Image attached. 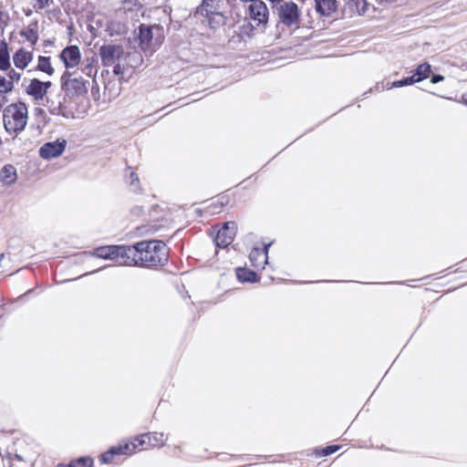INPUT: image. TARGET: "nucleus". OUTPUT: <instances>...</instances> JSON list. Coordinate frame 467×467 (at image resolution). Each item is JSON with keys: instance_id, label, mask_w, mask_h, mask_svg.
<instances>
[{"instance_id": "4c0bfd02", "label": "nucleus", "mask_w": 467, "mask_h": 467, "mask_svg": "<svg viewBox=\"0 0 467 467\" xmlns=\"http://www.w3.org/2000/svg\"><path fill=\"white\" fill-rule=\"evenodd\" d=\"M443 79H444L443 76L439 75V74H435V75L432 76L431 81V83L435 84V83L442 81Z\"/></svg>"}, {"instance_id": "ea45409f", "label": "nucleus", "mask_w": 467, "mask_h": 467, "mask_svg": "<svg viewBox=\"0 0 467 467\" xmlns=\"http://www.w3.org/2000/svg\"><path fill=\"white\" fill-rule=\"evenodd\" d=\"M5 102V99L4 97H2V95H0V110L2 109L4 104Z\"/></svg>"}, {"instance_id": "a211bd4d", "label": "nucleus", "mask_w": 467, "mask_h": 467, "mask_svg": "<svg viewBox=\"0 0 467 467\" xmlns=\"http://www.w3.org/2000/svg\"><path fill=\"white\" fill-rule=\"evenodd\" d=\"M96 64H97V59L95 58V57L85 58V60L82 63L81 69H80L81 75L82 74L85 75V77H86L85 78H87L88 80H89V78H95V76L97 75V72H98Z\"/></svg>"}, {"instance_id": "c756f323", "label": "nucleus", "mask_w": 467, "mask_h": 467, "mask_svg": "<svg viewBox=\"0 0 467 467\" xmlns=\"http://www.w3.org/2000/svg\"><path fill=\"white\" fill-rule=\"evenodd\" d=\"M20 35L24 36L32 46H35L38 40V34L35 28L27 27L20 32Z\"/></svg>"}, {"instance_id": "dca6fc26", "label": "nucleus", "mask_w": 467, "mask_h": 467, "mask_svg": "<svg viewBox=\"0 0 467 467\" xmlns=\"http://www.w3.org/2000/svg\"><path fill=\"white\" fill-rule=\"evenodd\" d=\"M17 180L16 169L12 164H5L0 170V182L9 186L14 184Z\"/></svg>"}, {"instance_id": "20e7f679", "label": "nucleus", "mask_w": 467, "mask_h": 467, "mask_svg": "<svg viewBox=\"0 0 467 467\" xmlns=\"http://www.w3.org/2000/svg\"><path fill=\"white\" fill-rule=\"evenodd\" d=\"M163 27L159 25L139 26L140 47L144 51H154L163 41Z\"/></svg>"}, {"instance_id": "2f4dec72", "label": "nucleus", "mask_w": 467, "mask_h": 467, "mask_svg": "<svg viewBox=\"0 0 467 467\" xmlns=\"http://www.w3.org/2000/svg\"><path fill=\"white\" fill-rule=\"evenodd\" d=\"M14 89V85L0 75V95L7 94Z\"/></svg>"}, {"instance_id": "72a5a7b5", "label": "nucleus", "mask_w": 467, "mask_h": 467, "mask_svg": "<svg viewBox=\"0 0 467 467\" xmlns=\"http://www.w3.org/2000/svg\"><path fill=\"white\" fill-rule=\"evenodd\" d=\"M94 254L97 257L102 258V259H109L110 258L109 254V252H107V249L105 246H100V247H98L97 249H95Z\"/></svg>"}, {"instance_id": "c03bdc74", "label": "nucleus", "mask_w": 467, "mask_h": 467, "mask_svg": "<svg viewBox=\"0 0 467 467\" xmlns=\"http://www.w3.org/2000/svg\"><path fill=\"white\" fill-rule=\"evenodd\" d=\"M3 257H4V254H0V259H2Z\"/></svg>"}, {"instance_id": "cd10ccee", "label": "nucleus", "mask_w": 467, "mask_h": 467, "mask_svg": "<svg viewBox=\"0 0 467 467\" xmlns=\"http://www.w3.org/2000/svg\"><path fill=\"white\" fill-rule=\"evenodd\" d=\"M125 59L127 60L126 66L132 68L138 67L142 63L141 54L136 51L127 54Z\"/></svg>"}, {"instance_id": "c9c22d12", "label": "nucleus", "mask_w": 467, "mask_h": 467, "mask_svg": "<svg viewBox=\"0 0 467 467\" xmlns=\"http://www.w3.org/2000/svg\"><path fill=\"white\" fill-rule=\"evenodd\" d=\"M8 78L7 81H10L11 84L14 85V82H18L21 78V73L16 71L15 69H11L8 73Z\"/></svg>"}, {"instance_id": "7ed1b4c3", "label": "nucleus", "mask_w": 467, "mask_h": 467, "mask_svg": "<svg viewBox=\"0 0 467 467\" xmlns=\"http://www.w3.org/2000/svg\"><path fill=\"white\" fill-rule=\"evenodd\" d=\"M60 80L62 88L69 97H81L88 93L89 80L85 78L78 69L66 70Z\"/></svg>"}, {"instance_id": "473e14b6", "label": "nucleus", "mask_w": 467, "mask_h": 467, "mask_svg": "<svg viewBox=\"0 0 467 467\" xmlns=\"http://www.w3.org/2000/svg\"><path fill=\"white\" fill-rule=\"evenodd\" d=\"M339 448L340 447L338 445H329L322 450H317L316 454H317V456H319V457L327 456V455H330V454L337 451L339 450Z\"/></svg>"}, {"instance_id": "7c9ffc66", "label": "nucleus", "mask_w": 467, "mask_h": 467, "mask_svg": "<svg viewBox=\"0 0 467 467\" xmlns=\"http://www.w3.org/2000/svg\"><path fill=\"white\" fill-rule=\"evenodd\" d=\"M72 467H92L93 460L90 457H80L71 462Z\"/></svg>"}, {"instance_id": "58836bf2", "label": "nucleus", "mask_w": 467, "mask_h": 467, "mask_svg": "<svg viewBox=\"0 0 467 467\" xmlns=\"http://www.w3.org/2000/svg\"><path fill=\"white\" fill-rule=\"evenodd\" d=\"M60 109H61V103H59V105L57 107H54L53 109H50V112L52 114H60Z\"/></svg>"}, {"instance_id": "aec40b11", "label": "nucleus", "mask_w": 467, "mask_h": 467, "mask_svg": "<svg viewBox=\"0 0 467 467\" xmlns=\"http://www.w3.org/2000/svg\"><path fill=\"white\" fill-rule=\"evenodd\" d=\"M147 441L148 440L145 433L134 438L133 441L130 443H124L123 445L129 446V450H127V454H131L134 453L136 450H147L150 448L151 446H149Z\"/></svg>"}, {"instance_id": "f704fd0d", "label": "nucleus", "mask_w": 467, "mask_h": 467, "mask_svg": "<svg viewBox=\"0 0 467 467\" xmlns=\"http://www.w3.org/2000/svg\"><path fill=\"white\" fill-rule=\"evenodd\" d=\"M126 70V66L121 65L119 61L113 65V73L116 76H123Z\"/></svg>"}, {"instance_id": "e433bc0d", "label": "nucleus", "mask_w": 467, "mask_h": 467, "mask_svg": "<svg viewBox=\"0 0 467 467\" xmlns=\"http://www.w3.org/2000/svg\"><path fill=\"white\" fill-rule=\"evenodd\" d=\"M36 5L35 6H36L39 9H44L49 5V0H36Z\"/></svg>"}, {"instance_id": "9b49d317", "label": "nucleus", "mask_w": 467, "mask_h": 467, "mask_svg": "<svg viewBox=\"0 0 467 467\" xmlns=\"http://www.w3.org/2000/svg\"><path fill=\"white\" fill-rule=\"evenodd\" d=\"M66 147V140L45 143L39 150V155L46 160L60 156Z\"/></svg>"}, {"instance_id": "ddd939ff", "label": "nucleus", "mask_w": 467, "mask_h": 467, "mask_svg": "<svg viewBox=\"0 0 467 467\" xmlns=\"http://www.w3.org/2000/svg\"><path fill=\"white\" fill-rule=\"evenodd\" d=\"M105 247L107 249V252H109V259L121 258V264L125 265L126 262L130 261L131 252L133 251L130 250V246L129 245H108Z\"/></svg>"}, {"instance_id": "393cba45", "label": "nucleus", "mask_w": 467, "mask_h": 467, "mask_svg": "<svg viewBox=\"0 0 467 467\" xmlns=\"http://www.w3.org/2000/svg\"><path fill=\"white\" fill-rule=\"evenodd\" d=\"M220 8V0H203L202 4L198 7L197 13H210L209 11H218Z\"/></svg>"}, {"instance_id": "2eb2a0df", "label": "nucleus", "mask_w": 467, "mask_h": 467, "mask_svg": "<svg viewBox=\"0 0 467 467\" xmlns=\"http://www.w3.org/2000/svg\"><path fill=\"white\" fill-rule=\"evenodd\" d=\"M33 59V53L19 48L13 56V62L17 68L25 69Z\"/></svg>"}, {"instance_id": "6ab92c4d", "label": "nucleus", "mask_w": 467, "mask_h": 467, "mask_svg": "<svg viewBox=\"0 0 467 467\" xmlns=\"http://www.w3.org/2000/svg\"><path fill=\"white\" fill-rule=\"evenodd\" d=\"M127 450H129L128 445L119 444V446H113L100 455V461L103 463H109L115 455L127 454Z\"/></svg>"}, {"instance_id": "39448f33", "label": "nucleus", "mask_w": 467, "mask_h": 467, "mask_svg": "<svg viewBox=\"0 0 467 467\" xmlns=\"http://www.w3.org/2000/svg\"><path fill=\"white\" fill-rule=\"evenodd\" d=\"M249 16L252 20L251 26L253 28H258L262 32L265 30L269 18V10L265 2L252 3L249 5Z\"/></svg>"}, {"instance_id": "79ce46f5", "label": "nucleus", "mask_w": 467, "mask_h": 467, "mask_svg": "<svg viewBox=\"0 0 467 467\" xmlns=\"http://www.w3.org/2000/svg\"><path fill=\"white\" fill-rule=\"evenodd\" d=\"M57 467H72V465H71V462H70V463H69V464H67V465H65V464H58V466H57Z\"/></svg>"}, {"instance_id": "a19ab883", "label": "nucleus", "mask_w": 467, "mask_h": 467, "mask_svg": "<svg viewBox=\"0 0 467 467\" xmlns=\"http://www.w3.org/2000/svg\"><path fill=\"white\" fill-rule=\"evenodd\" d=\"M462 101L464 102V104H465V105H467V94H463V95L462 96Z\"/></svg>"}, {"instance_id": "bb28decb", "label": "nucleus", "mask_w": 467, "mask_h": 467, "mask_svg": "<svg viewBox=\"0 0 467 467\" xmlns=\"http://www.w3.org/2000/svg\"><path fill=\"white\" fill-rule=\"evenodd\" d=\"M37 69L47 73L49 76H52L55 72L50 63V57L44 56L38 57Z\"/></svg>"}, {"instance_id": "f257e3e1", "label": "nucleus", "mask_w": 467, "mask_h": 467, "mask_svg": "<svg viewBox=\"0 0 467 467\" xmlns=\"http://www.w3.org/2000/svg\"><path fill=\"white\" fill-rule=\"evenodd\" d=\"M131 256L126 265L140 267H152L163 265L168 261L166 244L162 241H141L130 246Z\"/></svg>"}, {"instance_id": "c85d7f7f", "label": "nucleus", "mask_w": 467, "mask_h": 467, "mask_svg": "<svg viewBox=\"0 0 467 467\" xmlns=\"http://www.w3.org/2000/svg\"><path fill=\"white\" fill-rule=\"evenodd\" d=\"M128 170L129 173L126 174V182L133 192H138L140 190L139 177L130 168Z\"/></svg>"}, {"instance_id": "b1692460", "label": "nucleus", "mask_w": 467, "mask_h": 467, "mask_svg": "<svg viewBox=\"0 0 467 467\" xmlns=\"http://www.w3.org/2000/svg\"><path fill=\"white\" fill-rule=\"evenodd\" d=\"M148 445L151 447H161L164 445V433L163 432H148L146 433Z\"/></svg>"}, {"instance_id": "423d86ee", "label": "nucleus", "mask_w": 467, "mask_h": 467, "mask_svg": "<svg viewBox=\"0 0 467 467\" xmlns=\"http://www.w3.org/2000/svg\"><path fill=\"white\" fill-rule=\"evenodd\" d=\"M280 22L288 27L296 26L299 23L300 11L298 5L293 1H286L277 7Z\"/></svg>"}, {"instance_id": "412c9836", "label": "nucleus", "mask_w": 467, "mask_h": 467, "mask_svg": "<svg viewBox=\"0 0 467 467\" xmlns=\"http://www.w3.org/2000/svg\"><path fill=\"white\" fill-rule=\"evenodd\" d=\"M11 67L10 55L7 43L5 40L0 41V70H8Z\"/></svg>"}, {"instance_id": "37998d69", "label": "nucleus", "mask_w": 467, "mask_h": 467, "mask_svg": "<svg viewBox=\"0 0 467 467\" xmlns=\"http://www.w3.org/2000/svg\"><path fill=\"white\" fill-rule=\"evenodd\" d=\"M16 457L17 459L21 460V458H20V456H19V455L16 454Z\"/></svg>"}, {"instance_id": "1a4fd4ad", "label": "nucleus", "mask_w": 467, "mask_h": 467, "mask_svg": "<svg viewBox=\"0 0 467 467\" xmlns=\"http://www.w3.org/2000/svg\"><path fill=\"white\" fill-rule=\"evenodd\" d=\"M67 70L76 67L81 60L80 49L78 46L72 45L66 47L59 55Z\"/></svg>"}, {"instance_id": "4468645a", "label": "nucleus", "mask_w": 467, "mask_h": 467, "mask_svg": "<svg viewBox=\"0 0 467 467\" xmlns=\"http://www.w3.org/2000/svg\"><path fill=\"white\" fill-rule=\"evenodd\" d=\"M210 13L200 14L207 19L208 25L212 29H218L226 24V16L219 11H209Z\"/></svg>"}, {"instance_id": "a878e982", "label": "nucleus", "mask_w": 467, "mask_h": 467, "mask_svg": "<svg viewBox=\"0 0 467 467\" xmlns=\"http://www.w3.org/2000/svg\"><path fill=\"white\" fill-rule=\"evenodd\" d=\"M431 72V65L427 62L419 65L416 68L415 73L412 76H415V81L420 82L429 77Z\"/></svg>"}, {"instance_id": "5701e85b", "label": "nucleus", "mask_w": 467, "mask_h": 467, "mask_svg": "<svg viewBox=\"0 0 467 467\" xmlns=\"http://www.w3.org/2000/svg\"><path fill=\"white\" fill-rule=\"evenodd\" d=\"M414 83H416L415 76H410V77L404 78L403 79L397 80V81H394V82H391V83L390 82H387L386 85H384L382 83L381 84V89H384V88L390 89L392 88H401V87H404V86L412 85ZM376 88H377V90L380 89L379 84H377Z\"/></svg>"}, {"instance_id": "f3484780", "label": "nucleus", "mask_w": 467, "mask_h": 467, "mask_svg": "<svg viewBox=\"0 0 467 467\" xmlns=\"http://www.w3.org/2000/svg\"><path fill=\"white\" fill-rule=\"evenodd\" d=\"M316 11L322 16H329L337 10L336 0H315Z\"/></svg>"}, {"instance_id": "6e6552de", "label": "nucleus", "mask_w": 467, "mask_h": 467, "mask_svg": "<svg viewBox=\"0 0 467 467\" xmlns=\"http://www.w3.org/2000/svg\"><path fill=\"white\" fill-rule=\"evenodd\" d=\"M236 229L237 225L234 222L225 223L214 238L216 246L225 248L230 245L234 239Z\"/></svg>"}, {"instance_id": "0eeeda50", "label": "nucleus", "mask_w": 467, "mask_h": 467, "mask_svg": "<svg viewBox=\"0 0 467 467\" xmlns=\"http://www.w3.org/2000/svg\"><path fill=\"white\" fill-rule=\"evenodd\" d=\"M124 55V49L119 45H103L99 48V57L103 67H111Z\"/></svg>"}, {"instance_id": "9d476101", "label": "nucleus", "mask_w": 467, "mask_h": 467, "mask_svg": "<svg viewBox=\"0 0 467 467\" xmlns=\"http://www.w3.org/2000/svg\"><path fill=\"white\" fill-rule=\"evenodd\" d=\"M271 244H265L263 248L254 247L249 254V260L253 267L265 269L268 264V250Z\"/></svg>"}, {"instance_id": "4be33fe9", "label": "nucleus", "mask_w": 467, "mask_h": 467, "mask_svg": "<svg viewBox=\"0 0 467 467\" xmlns=\"http://www.w3.org/2000/svg\"><path fill=\"white\" fill-rule=\"evenodd\" d=\"M236 276L240 282H248V283H255L258 281V277L255 272L247 269L239 267L236 269Z\"/></svg>"}, {"instance_id": "f03ea898", "label": "nucleus", "mask_w": 467, "mask_h": 467, "mask_svg": "<svg viewBox=\"0 0 467 467\" xmlns=\"http://www.w3.org/2000/svg\"><path fill=\"white\" fill-rule=\"evenodd\" d=\"M3 122L6 132H21L27 123V108L19 102L7 106L3 113Z\"/></svg>"}, {"instance_id": "f8f14e48", "label": "nucleus", "mask_w": 467, "mask_h": 467, "mask_svg": "<svg viewBox=\"0 0 467 467\" xmlns=\"http://www.w3.org/2000/svg\"><path fill=\"white\" fill-rule=\"evenodd\" d=\"M50 87V81H41L37 78H33L26 88V93L32 96L36 100H39L45 97Z\"/></svg>"}]
</instances>
